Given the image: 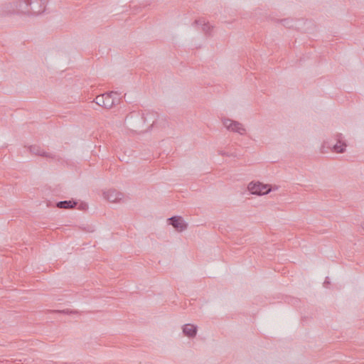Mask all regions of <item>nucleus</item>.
I'll use <instances>...</instances> for the list:
<instances>
[{
    "mask_svg": "<svg viewBox=\"0 0 364 364\" xmlns=\"http://www.w3.org/2000/svg\"><path fill=\"white\" fill-rule=\"evenodd\" d=\"M46 2V0H15L4 4L1 11L4 15L36 16L44 11Z\"/></svg>",
    "mask_w": 364,
    "mask_h": 364,
    "instance_id": "obj_1",
    "label": "nucleus"
},
{
    "mask_svg": "<svg viewBox=\"0 0 364 364\" xmlns=\"http://www.w3.org/2000/svg\"><path fill=\"white\" fill-rule=\"evenodd\" d=\"M335 137L336 143L334 144H333L331 141L329 140L325 141L323 143L320 148V151L321 153H327L329 151L338 154L345 152L347 145L343 135L341 134H338L336 135Z\"/></svg>",
    "mask_w": 364,
    "mask_h": 364,
    "instance_id": "obj_2",
    "label": "nucleus"
},
{
    "mask_svg": "<svg viewBox=\"0 0 364 364\" xmlns=\"http://www.w3.org/2000/svg\"><path fill=\"white\" fill-rule=\"evenodd\" d=\"M95 102L105 109H111L120 102L119 95L117 92L104 93L96 97Z\"/></svg>",
    "mask_w": 364,
    "mask_h": 364,
    "instance_id": "obj_3",
    "label": "nucleus"
},
{
    "mask_svg": "<svg viewBox=\"0 0 364 364\" xmlns=\"http://www.w3.org/2000/svg\"><path fill=\"white\" fill-rule=\"evenodd\" d=\"M277 187L272 188L269 184H264L259 181H251L247 186V190L252 195L264 196L270 193L272 190H277Z\"/></svg>",
    "mask_w": 364,
    "mask_h": 364,
    "instance_id": "obj_4",
    "label": "nucleus"
},
{
    "mask_svg": "<svg viewBox=\"0 0 364 364\" xmlns=\"http://www.w3.org/2000/svg\"><path fill=\"white\" fill-rule=\"evenodd\" d=\"M222 123L224 127L229 132L237 133L242 136L246 134V127L240 122L229 118H223Z\"/></svg>",
    "mask_w": 364,
    "mask_h": 364,
    "instance_id": "obj_5",
    "label": "nucleus"
},
{
    "mask_svg": "<svg viewBox=\"0 0 364 364\" xmlns=\"http://www.w3.org/2000/svg\"><path fill=\"white\" fill-rule=\"evenodd\" d=\"M168 220L169 224L178 232H182L187 228V223L181 216H173L168 218Z\"/></svg>",
    "mask_w": 364,
    "mask_h": 364,
    "instance_id": "obj_6",
    "label": "nucleus"
},
{
    "mask_svg": "<svg viewBox=\"0 0 364 364\" xmlns=\"http://www.w3.org/2000/svg\"><path fill=\"white\" fill-rule=\"evenodd\" d=\"M104 198L111 203L120 202L123 198V194L116 190H108L103 193Z\"/></svg>",
    "mask_w": 364,
    "mask_h": 364,
    "instance_id": "obj_7",
    "label": "nucleus"
},
{
    "mask_svg": "<svg viewBox=\"0 0 364 364\" xmlns=\"http://www.w3.org/2000/svg\"><path fill=\"white\" fill-rule=\"evenodd\" d=\"M197 331V326L191 323H187L183 326V334L189 338H194L196 336Z\"/></svg>",
    "mask_w": 364,
    "mask_h": 364,
    "instance_id": "obj_8",
    "label": "nucleus"
},
{
    "mask_svg": "<svg viewBox=\"0 0 364 364\" xmlns=\"http://www.w3.org/2000/svg\"><path fill=\"white\" fill-rule=\"evenodd\" d=\"M30 151L33 154H36L38 156H44L46 158H53L52 154L46 151L45 150H43V149H41V147H39L38 146H31L30 147Z\"/></svg>",
    "mask_w": 364,
    "mask_h": 364,
    "instance_id": "obj_9",
    "label": "nucleus"
},
{
    "mask_svg": "<svg viewBox=\"0 0 364 364\" xmlns=\"http://www.w3.org/2000/svg\"><path fill=\"white\" fill-rule=\"evenodd\" d=\"M195 24L200 25L201 26V29L205 33H209L211 31L212 26L209 24V23L205 22V19H198L195 21Z\"/></svg>",
    "mask_w": 364,
    "mask_h": 364,
    "instance_id": "obj_10",
    "label": "nucleus"
},
{
    "mask_svg": "<svg viewBox=\"0 0 364 364\" xmlns=\"http://www.w3.org/2000/svg\"><path fill=\"white\" fill-rule=\"evenodd\" d=\"M77 203L73 200H64L60 201L57 203V207L59 208L70 209L74 208Z\"/></svg>",
    "mask_w": 364,
    "mask_h": 364,
    "instance_id": "obj_11",
    "label": "nucleus"
},
{
    "mask_svg": "<svg viewBox=\"0 0 364 364\" xmlns=\"http://www.w3.org/2000/svg\"><path fill=\"white\" fill-rule=\"evenodd\" d=\"M135 120V121H139V122H145V118L144 117V116H140L139 114H135L134 115H132L130 117V119H133Z\"/></svg>",
    "mask_w": 364,
    "mask_h": 364,
    "instance_id": "obj_12",
    "label": "nucleus"
},
{
    "mask_svg": "<svg viewBox=\"0 0 364 364\" xmlns=\"http://www.w3.org/2000/svg\"><path fill=\"white\" fill-rule=\"evenodd\" d=\"M219 154L221 155V156H230V154L225 152V151H219Z\"/></svg>",
    "mask_w": 364,
    "mask_h": 364,
    "instance_id": "obj_13",
    "label": "nucleus"
},
{
    "mask_svg": "<svg viewBox=\"0 0 364 364\" xmlns=\"http://www.w3.org/2000/svg\"><path fill=\"white\" fill-rule=\"evenodd\" d=\"M20 361V362H26V359H15L14 360H6V362H14V361Z\"/></svg>",
    "mask_w": 364,
    "mask_h": 364,
    "instance_id": "obj_14",
    "label": "nucleus"
},
{
    "mask_svg": "<svg viewBox=\"0 0 364 364\" xmlns=\"http://www.w3.org/2000/svg\"><path fill=\"white\" fill-rule=\"evenodd\" d=\"M326 283H329L328 281V277H326V281L324 282V284H326Z\"/></svg>",
    "mask_w": 364,
    "mask_h": 364,
    "instance_id": "obj_15",
    "label": "nucleus"
},
{
    "mask_svg": "<svg viewBox=\"0 0 364 364\" xmlns=\"http://www.w3.org/2000/svg\"><path fill=\"white\" fill-rule=\"evenodd\" d=\"M362 228H363V229L364 230V220H363V224H362Z\"/></svg>",
    "mask_w": 364,
    "mask_h": 364,
    "instance_id": "obj_16",
    "label": "nucleus"
}]
</instances>
